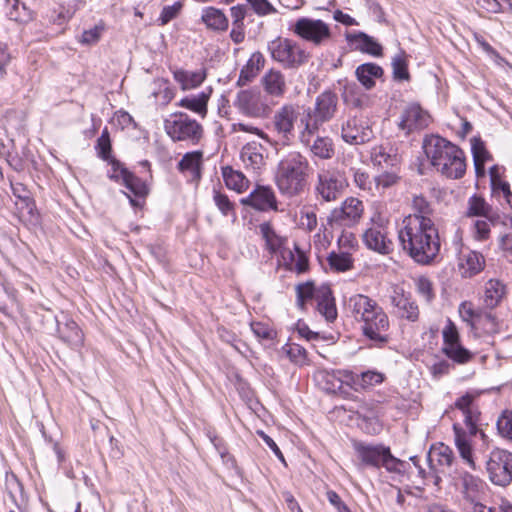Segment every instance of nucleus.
I'll return each instance as SVG.
<instances>
[{"label":"nucleus","instance_id":"obj_44","mask_svg":"<svg viewBox=\"0 0 512 512\" xmlns=\"http://www.w3.org/2000/svg\"><path fill=\"white\" fill-rule=\"evenodd\" d=\"M328 262L337 271H347L352 268L353 260L348 253H330Z\"/></svg>","mask_w":512,"mask_h":512},{"label":"nucleus","instance_id":"obj_17","mask_svg":"<svg viewBox=\"0 0 512 512\" xmlns=\"http://www.w3.org/2000/svg\"><path fill=\"white\" fill-rule=\"evenodd\" d=\"M235 108L243 115L251 118H261L266 114V105L258 92L241 90L234 100Z\"/></svg>","mask_w":512,"mask_h":512},{"label":"nucleus","instance_id":"obj_51","mask_svg":"<svg viewBox=\"0 0 512 512\" xmlns=\"http://www.w3.org/2000/svg\"><path fill=\"white\" fill-rule=\"evenodd\" d=\"M471 151H472L474 162H477V161L487 162L492 159V156L487 151L484 142L479 138H472Z\"/></svg>","mask_w":512,"mask_h":512},{"label":"nucleus","instance_id":"obj_36","mask_svg":"<svg viewBox=\"0 0 512 512\" xmlns=\"http://www.w3.org/2000/svg\"><path fill=\"white\" fill-rule=\"evenodd\" d=\"M173 76L175 81L181 85L182 90H189L202 84L206 78V72L204 70L187 71L177 69L173 72Z\"/></svg>","mask_w":512,"mask_h":512},{"label":"nucleus","instance_id":"obj_24","mask_svg":"<svg viewBox=\"0 0 512 512\" xmlns=\"http://www.w3.org/2000/svg\"><path fill=\"white\" fill-rule=\"evenodd\" d=\"M261 85L267 95L275 98L283 97L287 89L285 75L273 68L263 75Z\"/></svg>","mask_w":512,"mask_h":512},{"label":"nucleus","instance_id":"obj_22","mask_svg":"<svg viewBox=\"0 0 512 512\" xmlns=\"http://www.w3.org/2000/svg\"><path fill=\"white\" fill-rule=\"evenodd\" d=\"M265 147L256 141L246 143L240 152V157L247 169L258 173L266 164Z\"/></svg>","mask_w":512,"mask_h":512},{"label":"nucleus","instance_id":"obj_41","mask_svg":"<svg viewBox=\"0 0 512 512\" xmlns=\"http://www.w3.org/2000/svg\"><path fill=\"white\" fill-rule=\"evenodd\" d=\"M442 352L453 362L457 364H466L473 358V353L463 347L461 343L442 347Z\"/></svg>","mask_w":512,"mask_h":512},{"label":"nucleus","instance_id":"obj_40","mask_svg":"<svg viewBox=\"0 0 512 512\" xmlns=\"http://www.w3.org/2000/svg\"><path fill=\"white\" fill-rule=\"evenodd\" d=\"M468 215L483 216L492 220L495 213L492 207L482 197L473 195L468 201Z\"/></svg>","mask_w":512,"mask_h":512},{"label":"nucleus","instance_id":"obj_39","mask_svg":"<svg viewBox=\"0 0 512 512\" xmlns=\"http://www.w3.org/2000/svg\"><path fill=\"white\" fill-rule=\"evenodd\" d=\"M222 175L226 186L237 192H242L248 188L249 181L240 171L233 170L231 167H223Z\"/></svg>","mask_w":512,"mask_h":512},{"label":"nucleus","instance_id":"obj_31","mask_svg":"<svg viewBox=\"0 0 512 512\" xmlns=\"http://www.w3.org/2000/svg\"><path fill=\"white\" fill-rule=\"evenodd\" d=\"M506 294L505 284L498 279H490L484 285L483 301L486 308L497 307Z\"/></svg>","mask_w":512,"mask_h":512},{"label":"nucleus","instance_id":"obj_45","mask_svg":"<svg viewBox=\"0 0 512 512\" xmlns=\"http://www.w3.org/2000/svg\"><path fill=\"white\" fill-rule=\"evenodd\" d=\"M413 214L409 216L430 218L433 212L431 203L423 195H415L412 199Z\"/></svg>","mask_w":512,"mask_h":512},{"label":"nucleus","instance_id":"obj_21","mask_svg":"<svg viewBox=\"0 0 512 512\" xmlns=\"http://www.w3.org/2000/svg\"><path fill=\"white\" fill-rule=\"evenodd\" d=\"M242 203L259 211L277 210V199L269 186H258L247 199L242 200Z\"/></svg>","mask_w":512,"mask_h":512},{"label":"nucleus","instance_id":"obj_35","mask_svg":"<svg viewBox=\"0 0 512 512\" xmlns=\"http://www.w3.org/2000/svg\"><path fill=\"white\" fill-rule=\"evenodd\" d=\"M355 74L366 89H371L375 85V79L383 76V69L374 63H364L357 67Z\"/></svg>","mask_w":512,"mask_h":512},{"label":"nucleus","instance_id":"obj_12","mask_svg":"<svg viewBox=\"0 0 512 512\" xmlns=\"http://www.w3.org/2000/svg\"><path fill=\"white\" fill-rule=\"evenodd\" d=\"M486 470L492 483L505 487L512 481V453L495 448L486 462Z\"/></svg>","mask_w":512,"mask_h":512},{"label":"nucleus","instance_id":"obj_7","mask_svg":"<svg viewBox=\"0 0 512 512\" xmlns=\"http://www.w3.org/2000/svg\"><path fill=\"white\" fill-rule=\"evenodd\" d=\"M337 103V95L330 90H326L316 97L313 108L303 107L304 114L302 115L301 123L298 125L305 126L304 135H310L313 131H319L324 123L329 122L335 115Z\"/></svg>","mask_w":512,"mask_h":512},{"label":"nucleus","instance_id":"obj_32","mask_svg":"<svg viewBox=\"0 0 512 512\" xmlns=\"http://www.w3.org/2000/svg\"><path fill=\"white\" fill-rule=\"evenodd\" d=\"M265 58L259 51L254 52L248 59L246 65L241 69L237 80L238 86H244L251 82L258 72L264 67Z\"/></svg>","mask_w":512,"mask_h":512},{"label":"nucleus","instance_id":"obj_55","mask_svg":"<svg viewBox=\"0 0 512 512\" xmlns=\"http://www.w3.org/2000/svg\"><path fill=\"white\" fill-rule=\"evenodd\" d=\"M213 199L215 205L218 207V209L221 211L223 215L228 216L230 214H235L234 204L229 200V198L225 194H222L219 191H214Z\"/></svg>","mask_w":512,"mask_h":512},{"label":"nucleus","instance_id":"obj_42","mask_svg":"<svg viewBox=\"0 0 512 512\" xmlns=\"http://www.w3.org/2000/svg\"><path fill=\"white\" fill-rule=\"evenodd\" d=\"M11 189L13 195L20 201V209L32 213L35 204L26 187L22 183H11Z\"/></svg>","mask_w":512,"mask_h":512},{"label":"nucleus","instance_id":"obj_47","mask_svg":"<svg viewBox=\"0 0 512 512\" xmlns=\"http://www.w3.org/2000/svg\"><path fill=\"white\" fill-rule=\"evenodd\" d=\"M443 336V346L442 347H450L452 345H456L460 343V336L458 329L454 322L450 319L447 320V323L442 331Z\"/></svg>","mask_w":512,"mask_h":512},{"label":"nucleus","instance_id":"obj_56","mask_svg":"<svg viewBox=\"0 0 512 512\" xmlns=\"http://www.w3.org/2000/svg\"><path fill=\"white\" fill-rule=\"evenodd\" d=\"M434 455L437 457V462L440 466L450 467L453 463V451L450 447L444 444H441L434 450Z\"/></svg>","mask_w":512,"mask_h":512},{"label":"nucleus","instance_id":"obj_16","mask_svg":"<svg viewBox=\"0 0 512 512\" xmlns=\"http://www.w3.org/2000/svg\"><path fill=\"white\" fill-rule=\"evenodd\" d=\"M303 125H298V141L301 145L308 148L311 154L319 159L328 160L331 159L334 154V144L331 138L327 136H314L318 131H313L310 135H304Z\"/></svg>","mask_w":512,"mask_h":512},{"label":"nucleus","instance_id":"obj_37","mask_svg":"<svg viewBox=\"0 0 512 512\" xmlns=\"http://www.w3.org/2000/svg\"><path fill=\"white\" fill-rule=\"evenodd\" d=\"M201 19L208 29L226 31L228 28V19L220 9L214 7L205 8L202 12Z\"/></svg>","mask_w":512,"mask_h":512},{"label":"nucleus","instance_id":"obj_50","mask_svg":"<svg viewBox=\"0 0 512 512\" xmlns=\"http://www.w3.org/2000/svg\"><path fill=\"white\" fill-rule=\"evenodd\" d=\"M355 185L363 190L373 193L374 182L369 174L362 169H352Z\"/></svg>","mask_w":512,"mask_h":512},{"label":"nucleus","instance_id":"obj_63","mask_svg":"<svg viewBox=\"0 0 512 512\" xmlns=\"http://www.w3.org/2000/svg\"><path fill=\"white\" fill-rule=\"evenodd\" d=\"M300 226L308 231H313L317 226V216L312 210H302L300 213Z\"/></svg>","mask_w":512,"mask_h":512},{"label":"nucleus","instance_id":"obj_18","mask_svg":"<svg viewBox=\"0 0 512 512\" xmlns=\"http://www.w3.org/2000/svg\"><path fill=\"white\" fill-rule=\"evenodd\" d=\"M56 332L61 341L72 349H78L83 345L84 335L77 323L66 314L61 313L55 317Z\"/></svg>","mask_w":512,"mask_h":512},{"label":"nucleus","instance_id":"obj_61","mask_svg":"<svg viewBox=\"0 0 512 512\" xmlns=\"http://www.w3.org/2000/svg\"><path fill=\"white\" fill-rule=\"evenodd\" d=\"M6 489L12 501L17 503V493L22 495V485L14 474L6 477Z\"/></svg>","mask_w":512,"mask_h":512},{"label":"nucleus","instance_id":"obj_25","mask_svg":"<svg viewBox=\"0 0 512 512\" xmlns=\"http://www.w3.org/2000/svg\"><path fill=\"white\" fill-rule=\"evenodd\" d=\"M202 161V151L187 152L178 162L177 168L182 174L188 176L191 181H199L201 178Z\"/></svg>","mask_w":512,"mask_h":512},{"label":"nucleus","instance_id":"obj_10","mask_svg":"<svg viewBox=\"0 0 512 512\" xmlns=\"http://www.w3.org/2000/svg\"><path fill=\"white\" fill-rule=\"evenodd\" d=\"M291 30L296 36L314 46L325 45L332 39L330 26L321 19L301 17Z\"/></svg>","mask_w":512,"mask_h":512},{"label":"nucleus","instance_id":"obj_1","mask_svg":"<svg viewBox=\"0 0 512 512\" xmlns=\"http://www.w3.org/2000/svg\"><path fill=\"white\" fill-rule=\"evenodd\" d=\"M398 240L418 264H430L440 251L438 229L431 218L406 216L398 228Z\"/></svg>","mask_w":512,"mask_h":512},{"label":"nucleus","instance_id":"obj_15","mask_svg":"<svg viewBox=\"0 0 512 512\" xmlns=\"http://www.w3.org/2000/svg\"><path fill=\"white\" fill-rule=\"evenodd\" d=\"M432 117L427 110L418 103H409L402 110L398 128L404 132L405 136L424 130L429 126Z\"/></svg>","mask_w":512,"mask_h":512},{"label":"nucleus","instance_id":"obj_28","mask_svg":"<svg viewBox=\"0 0 512 512\" xmlns=\"http://www.w3.org/2000/svg\"><path fill=\"white\" fill-rule=\"evenodd\" d=\"M485 266V259L479 252L469 251L463 253L459 261L460 274L469 278L480 273Z\"/></svg>","mask_w":512,"mask_h":512},{"label":"nucleus","instance_id":"obj_49","mask_svg":"<svg viewBox=\"0 0 512 512\" xmlns=\"http://www.w3.org/2000/svg\"><path fill=\"white\" fill-rule=\"evenodd\" d=\"M476 323L481 325L490 334L497 333L500 329L496 316L491 312H484L482 315H478Z\"/></svg>","mask_w":512,"mask_h":512},{"label":"nucleus","instance_id":"obj_26","mask_svg":"<svg viewBox=\"0 0 512 512\" xmlns=\"http://www.w3.org/2000/svg\"><path fill=\"white\" fill-rule=\"evenodd\" d=\"M391 303L398 309L399 316L409 321H416L419 317L418 306L409 296L404 294V291L395 288L391 296Z\"/></svg>","mask_w":512,"mask_h":512},{"label":"nucleus","instance_id":"obj_53","mask_svg":"<svg viewBox=\"0 0 512 512\" xmlns=\"http://www.w3.org/2000/svg\"><path fill=\"white\" fill-rule=\"evenodd\" d=\"M96 149L100 158L103 160H109L111 157V141L107 128L102 131L100 137L98 138Z\"/></svg>","mask_w":512,"mask_h":512},{"label":"nucleus","instance_id":"obj_62","mask_svg":"<svg viewBox=\"0 0 512 512\" xmlns=\"http://www.w3.org/2000/svg\"><path fill=\"white\" fill-rule=\"evenodd\" d=\"M416 287L418 293L427 301H430L434 294L431 281L426 277H419L416 280Z\"/></svg>","mask_w":512,"mask_h":512},{"label":"nucleus","instance_id":"obj_52","mask_svg":"<svg viewBox=\"0 0 512 512\" xmlns=\"http://www.w3.org/2000/svg\"><path fill=\"white\" fill-rule=\"evenodd\" d=\"M385 379L384 374L378 371H366L359 376L358 384L363 388H369L381 384Z\"/></svg>","mask_w":512,"mask_h":512},{"label":"nucleus","instance_id":"obj_11","mask_svg":"<svg viewBox=\"0 0 512 512\" xmlns=\"http://www.w3.org/2000/svg\"><path fill=\"white\" fill-rule=\"evenodd\" d=\"M303 107L295 104H285L278 108L272 117L273 130L285 142H290L294 137L295 126L301 123Z\"/></svg>","mask_w":512,"mask_h":512},{"label":"nucleus","instance_id":"obj_58","mask_svg":"<svg viewBox=\"0 0 512 512\" xmlns=\"http://www.w3.org/2000/svg\"><path fill=\"white\" fill-rule=\"evenodd\" d=\"M392 68L394 78L399 80H407L409 78L406 61L401 55H397L393 58Z\"/></svg>","mask_w":512,"mask_h":512},{"label":"nucleus","instance_id":"obj_27","mask_svg":"<svg viewBox=\"0 0 512 512\" xmlns=\"http://www.w3.org/2000/svg\"><path fill=\"white\" fill-rule=\"evenodd\" d=\"M259 228L265 240L266 248L270 253H280L283 260H286V256H289L291 259L294 258V254L291 250L283 248L285 239L278 236L268 222L260 224Z\"/></svg>","mask_w":512,"mask_h":512},{"label":"nucleus","instance_id":"obj_23","mask_svg":"<svg viewBox=\"0 0 512 512\" xmlns=\"http://www.w3.org/2000/svg\"><path fill=\"white\" fill-rule=\"evenodd\" d=\"M113 173L110 174L112 179H122L126 188H128L136 196H145L148 193V188L143 181L129 172L126 168L121 166V163L116 160H111Z\"/></svg>","mask_w":512,"mask_h":512},{"label":"nucleus","instance_id":"obj_59","mask_svg":"<svg viewBox=\"0 0 512 512\" xmlns=\"http://www.w3.org/2000/svg\"><path fill=\"white\" fill-rule=\"evenodd\" d=\"M284 261L289 269H294L297 273H303L308 268V260L302 253H298L297 257L293 259L286 256V260Z\"/></svg>","mask_w":512,"mask_h":512},{"label":"nucleus","instance_id":"obj_6","mask_svg":"<svg viewBox=\"0 0 512 512\" xmlns=\"http://www.w3.org/2000/svg\"><path fill=\"white\" fill-rule=\"evenodd\" d=\"M164 130L173 142L197 145L204 137V128L185 112L171 113L164 119Z\"/></svg>","mask_w":512,"mask_h":512},{"label":"nucleus","instance_id":"obj_5","mask_svg":"<svg viewBox=\"0 0 512 512\" xmlns=\"http://www.w3.org/2000/svg\"><path fill=\"white\" fill-rule=\"evenodd\" d=\"M352 445L360 460L359 466L377 469L384 467L390 473L403 472L404 462L394 457L389 447L362 441H353Z\"/></svg>","mask_w":512,"mask_h":512},{"label":"nucleus","instance_id":"obj_64","mask_svg":"<svg viewBox=\"0 0 512 512\" xmlns=\"http://www.w3.org/2000/svg\"><path fill=\"white\" fill-rule=\"evenodd\" d=\"M492 220H476L474 223V236L478 240H486L490 234Z\"/></svg>","mask_w":512,"mask_h":512},{"label":"nucleus","instance_id":"obj_19","mask_svg":"<svg viewBox=\"0 0 512 512\" xmlns=\"http://www.w3.org/2000/svg\"><path fill=\"white\" fill-rule=\"evenodd\" d=\"M380 307L374 299L364 294H354L347 301V310L360 325Z\"/></svg>","mask_w":512,"mask_h":512},{"label":"nucleus","instance_id":"obj_29","mask_svg":"<svg viewBox=\"0 0 512 512\" xmlns=\"http://www.w3.org/2000/svg\"><path fill=\"white\" fill-rule=\"evenodd\" d=\"M366 246L382 254H388L392 250V242L386 237L379 227H371L363 234Z\"/></svg>","mask_w":512,"mask_h":512},{"label":"nucleus","instance_id":"obj_48","mask_svg":"<svg viewBox=\"0 0 512 512\" xmlns=\"http://www.w3.org/2000/svg\"><path fill=\"white\" fill-rule=\"evenodd\" d=\"M297 292V304L300 308H304L305 302L307 300L314 299L315 300V294L318 292V289L316 290L314 286L307 282L303 284H299L296 287Z\"/></svg>","mask_w":512,"mask_h":512},{"label":"nucleus","instance_id":"obj_3","mask_svg":"<svg viewBox=\"0 0 512 512\" xmlns=\"http://www.w3.org/2000/svg\"><path fill=\"white\" fill-rule=\"evenodd\" d=\"M309 161L299 151L292 150L281 156L275 171V184L279 192L287 197L301 194L309 176Z\"/></svg>","mask_w":512,"mask_h":512},{"label":"nucleus","instance_id":"obj_46","mask_svg":"<svg viewBox=\"0 0 512 512\" xmlns=\"http://www.w3.org/2000/svg\"><path fill=\"white\" fill-rule=\"evenodd\" d=\"M499 434L512 441V411L505 410L497 420Z\"/></svg>","mask_w":512,"mask_h":512},{"label":"nucleus","instance_id":"obj_4","mask_svg":"<svg viewBox=\"0 0 512 512\" xmlns=\"http://www.w3.org/2000/svg\"><path fill=\"white\" fill-rule=\"evenodd\" d=\"M475 396L471 393L459 397L455 402V407L459 409L464 416V423L468 429L465 432L459 424L453 425L455 435V445L461 456V458L468 464L471 469H476V465L473 459L472 446L470 438L475 436L479 430L477 428V422L479 420L480 412L477 406L474 404ZM482 440H486L487 436L483 431H480Z\"/></svg>","mask_w":512,"mask_h":512},{"label":"nucleus","instance_id":"obj_2","mask_svg":"<svg viewBox=\"0 0 512 512\" xmlns=\"http://www.w3.org/2000/svg\"><path fill=\"white\" fill-rule=\"evenodd\" d=\"M423 150L431 165L442 175L459 179L466 171L464 152L450 141L437 136H426Z\"/></svg>","mask_w":512,"mask_h":512},{"label":"nucleus","instance_id":"obj_33","mask_svg":"<svg viewBox=\"0 0 512 512\" xmlns=\"http://www.w3.org/2000/svg\"><path fill=\"white\" fill-rule=\"evenodd\" d=\"M210 98V92L202 91L196 95H190L182 98L177 106L186 108L202 118H205L208 112V100Z\"/></svg>","mask_w":512,"mask_h":512},{"label":"nucleus","instance_id":"obj_38","mask_svg":"<svg viewBox=\"0 0 512 512\" xmlns=\"http://www.w3.org/2000/svg\"><path fill=\"white\" fill-rule=\"evenodd\" d=\"M348 39L356 43L357 48L361 51L371 54L373 56H380L382 54V47L377 43L371 36L359 32L357 34L350 35Z\"/></svg>","mask_w":512,"mask_h":512},{"label":"nucleus","instance_id":"obj_20","mask_svg":"<svg viewBox=\"0 0 512 512\" xmlns=\"http://www.w3.org/2000/svg\"><path fill=\"white\" fill-rule=\"evenodd\" d=\"M341 135L346 143L360 145L368 142L373 137V132L368 125L361 124L354 117L343 124Z\"/></svg>","mask_w":512,"mask_h":512},{"label":"nucleus","instance_id":"obj_30","mask_svg":"<svg viewBox=\"0 0 512 512\" xmlns=\"http://www.w3.org/2000/svg\"><path fill=\"white\" fill-rule=\"evenodd\" d=\"M315 301L318 312L327 321H333L337 317V309L332 291L328 287H321L315 294Z\"/></svg>","mask_w":512,"mask_h":512},{"label":"nucleus","instance_id":"obj_8","mask_svg":"<svg viewBox=\"0 0 512 512\" xmlns=\"http://www.w3.org/2000/svg\"><path fill=\"white\" fill-rule=\"evenodd\" d=\"M268 50L272 59L288 69H296L304 65L310 59V53L297 42L278 37L268 44Z\"/></svg>","mask_w":512,"mask_h":512},{"label":"nucleus","instance_id":"obj_9","mask_svg":"<svg viewBox=\"0 0 512 512\" xmlns=\"http://www.w3.org/2000/svg\"><path fill=\"white\" fill-rule=\"evenodd\" d=\"M347 186L348 181L342 171L327 167L318 171L314 191L318 199L332 202L341 197Z\"/></svg>","mask_w":512,"mask_h":512},{"label":"nucleus","instance_id":"obj_43","mask_svg":"<svg viewBox=\"0 0 512 512\" xmlns=\"http://www.w3.org/2000/svg\"><path fill=\"white\" fill-rule=\"evenodd\" d=\"M282 351L295 364L304 365L307 362V352L299 344L290 343L282 347Z\"/></svg>","mask_w":512,"mask_h":512},{"label":"nucleus","instance_id":"obj_14","mask_svg":"<svg viewBox=\"0 0 512 512\" xmlns=\"http://www.w3.org/2000/svg\"><path fill=\"white\" fill-rule=\"evenodd\" d=\"M389 328V317L382 307L360 325L362 335L376 347H383L388 343Z\"/></svg>","mask_w":512,"mask_h":512},{"label":"nucleus","instance_id":"obj_13","mask_svg":"<svg viewBox=\"0 0 512 512\" xmlns=\"http://www.w3.org/2000/svg\"><path fill=\"white\" fill-rule=\"evenodd\" d=\"M364 211L362 201L355 197H349L341 206L334 208L328 218L327 224L332 229H340L344 227H351L356 224L361 218Z\"/></svg>","mask_w":512,"mask_h":512},{"label":"nucleus","instance_id":"obj_57","mask_svg":"<svg viewBox=\"0 0 512 512\" xmlns=\"http://www.w3.org/2000/svg\"><path fill=\"white\" fill-rule=\"evenodd\" d=\"M399 180V177L394 172H383L374 179V188L376 190L389 188L395 185Z\"/></svg>","mask_w":512,"mask_h":512},{"label":"nucleus","instance_id":"obj_60","mask_svg":"<svg viewBox=\"0 0 512 512\" xmlns=\"http://www.w3.org/2000/svg\"><path fill=\"white\" fill-rule=\"evenodd\" d=\"M181 3L177 2L173 5H170V6H165L163 9H162V12L160 14V17H159V22H160V25H166L168 22H170L172 19H174L179 11L181 10Z\"/></svg>","mask_w":512,"mask_h":512},{"label":"nucleus","instance_id":"obj_54","mask_svg":"<svg viewBox=\"0 0 512 512\" xmlns=\"http://www.w3.org/2000/svg\"><path fill=\"white\" fill-rule=\"evenodd\" d=\"M254 335L260 340H273L276 332L268 324L263 322H252L250 324Z\"/></svg>","mask_w":512,"mask_h":512},{"label":"nucleus","instance_id":"obj_34","mask_svg":"<svg viewBox=\"0 0 512 512\" xmlns=\"http://www.w3.org/2000/svg\"><path fill=\"white\" fill-rule=\"evenodd\" d=\"M371 160L380 167H394L399 163V157L389 145L375 146L371 150Z\"/></svg>","mask_w":512,"mask_h":512}]
</instances>
